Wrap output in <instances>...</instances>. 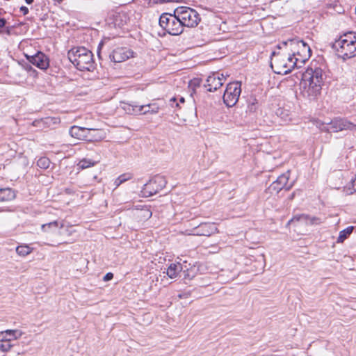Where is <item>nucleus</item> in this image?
<instances>
[{
  "instance_id": "nucleus-15",
  "label": "nucleus",
  "mask_w": 356,
  "mask_h": 356,
  "mask_svg": "<svg viewBox=\"0 0 356 356\" xmlns=\"http://www.w3.org/2000/svg\"><path fill=\"white\" fill-rule=\"evenodd\" d=\"M217 227L213 223H201L193 229V234L197 236H211L216 233Z\"/></svg>"
},
{
  "instance_id": "nucleus-11",
  "label": "nucleus",
  "mask_w": 356,
  "mask_h": 356,
  "mask_svg": "<svg viewBox=\"0 0 356 356\" xmlns=\"http://www.w3.org/2000/svg\"><path fill=\"white\" fill-rule=\"evenodd\" d=\"M225 81V76L223 74L213 72L207 77L204 87L207 88L208 91L214 92L223 85Z\"/></svg>"
},
{
  "instance_id": "nucleus-24",
  "label": "nucleus",
  "mask_w": 356,
  "mask_h": 356,
  "mask_svg": "<svg viewBox=\"0 0 356 356\" xmlns=\"http://www.w3.org/2000/svg\"><path fill=\"white\" fill-rule=\"evenodd\" d=\"M32 248L27 245H19L16 248L17 253L22 257H25L32 252Z\"/></svg>"
},
{
  "instance_id": "nucleus-27",
  "label": "nucleus",
  "mask_w": 356,
  "mask_h": 356,
  "mask_svg": "<svg viewBox=\"0 0 356 356\" xmlns=\"http://www.w3.org/2000/svg\"><path fill=\"white\" fill-rule=\"evenodd\" d=\"M50 163V160L46 156L40 157L37 161V165L40 168L44 170L47 169L49 167Z\"/></svg>"
},
{
  "instance_id": "nucleus-37",
  "label": "nucleus",
  "mask_w": 356,
  "mask_h": 356,
  "mask_svg": "<svg viewBox=\"0 0 356 356\" xmlns=\"http://www.w3.org/2000/svg\"><path fill=\"white\" fill-rule=\"evenodd\" d=\"M24 70L28 72L29 73L32 70H33V67L30 65V63H25L24 65H23Z\"/></svg>"
},
{
  "instance_id": "nucleus-13",
  "label": "nucleus",
  "mask_w": 356,
  "mask_h": 356,
  "mask_svg": "<svg viewBox=\"0 0 356 356\" xmlns=\"http://www.w3.org/2000/svg\"><path fill=\"white\" fill-rule=\"evenodd\" d=\"M133 54L134 52L129 49L119 47L113 51L109 55V58L114 63H121L133 57Z\"/></svg>"
},
{
  "instance_id": "nucleus-26",
  "label": "nucleus",
  "mask_w": 356,
  "mask_h": 356,
  "mask_svg": "<svg viewBox=\"0 0 356 356\" xmlns=\"http://www.w3.org/2000/svg\"><path fill=\"white\" fill-rule=\"evenodd\" d=\"M90 129V134L94 137V138L91 140H86L87 141H97L100 140L104 138V136L102 134V131L99 129Z\"/></svg>"
},
{
  "instance_id": "nucleus-5",
  "label": "nucleus",
  "mask_w": 356,
  "mask_h": 356,
  "mask_svg": "<svg viewBox=\"0 0 356 356\" xmlns=\"http://www.w3.org/2000/svg\"><path fill=\"white\" fill-rule=\"evenodd\" d=\"M175 13L180 18L184 27H195L200 22L199 13L189 7H178L175 10Z\"/></svg>"
},
{
  "instance_id": "nucleus-2",
  "label": "nucleus",
  "mask_w": 356,
  "mask_h": 356,
  "mask_svg": "<svg viewBox=\"0 0 356 356\" xmlns=\"http://www.w3.org/2000/svg\"><path fill=\"white\" fill-rule=\"evenodd\" d=\"M282 44L289 48L293 56H298L293 62V67H300L298 63H304L312 55L310 47L302 40L291 39L283 42Z\"/></svg>"
},
{
  "instance_id": "nucleus-7",
  "label": "nucleus",
  "mask_w": 356,
  "mask_h": 356,
  "mask_svg": "<svg viewBox=\"0 0 356 356\" xmlns=\"http://www.w3.org/2000/svg\"><path fill=\"white\" fill-rule=\"evenodd\" d=\"M166 180L163 176L156 175L145 184L141 191L145 197H151L165 187Z\"/></svg>"
},
{
  "instance_id": "nucleus-28",
  "label": "nucleus",
  "mask_w": 356,
  "mask_h": 356,
  "mask_svg": "<svg viewBox=\"0 0 356 356\" xmlns=\"http://www.w3.org/2000/svg\"><path fill=\"white\" fill-rule=\"evenodd\" d=\"M96 163L97 162L92 161L90 159H83L79 161L78 165L81 169H86L94 166Z\"/></svg>"
},
{
  "instance_id": "nucleus-1",
  "label": "nucleus",
  "mask_w": 356,
  "mask_h": 356,
  "mask_svg": "<svg viewBox=\"0 0 356 356\" xmlns=\"http://www.w3.org/2000/svg\"><path fill=\"white\" fill-rule=\"evenodd\" d=\"M70 61L81 71H93L95 68L92 53L83 47L70 49L67 53Z\"/></svg>"
},
{
  "instance_id": "nucleus-25",
  "label": "nucleus",
  "mask_w": 356,
  "mask_h": 356,
  "mask_svg": "<svg viewBox=\"0 0 356 356\" xmlns=\"http://www.w3.org/2000/svg\"><path fill=\"white\" fill-rule=\"evenodd\" d=\"M346 191L349 194L356 192V175L353 177L345 186Z\"/></svg>"
},
{
  "instance_id": "nucleus-36",
  "label": "nucleus",
  "mask_w": 356,
  "mask_h": 356,
  "mask_svg": "<svg viewBox=\"0 0 356 356\" xmlns=\"http://www.w3.org/2000/svg\"><path fill=\"white\" fill-rule=\"evenodd\" d=\"M113 278V274L112 273H107L104 277V280L109 281V280H111Z\"/></svg>"
},
{
  "instance_id": "nucleus-33",
  "label": "nucleus",
  "mask_w": 356,
  "mask_h": 356,
  "mask_svg": "<svg viewBox=\"0 0 356 356\" xmlns=\"http://www.w3.org/2000/svg\"><path fill=\"white\" fill-rule=\"evenodd\" d=\"M201 83H202L201 79L195 78L191 81L190 86L193 88V90H195V88L200 87Z\"/></svg>"
},
{
  "instance_id": "nucleus-30",
  "label": "nucleus",
  "mask_w": 356,
  "mask_h": 356,
  "mask_svg": "<svg viewBox=\"0 0 356 356\" xmlns=\"http://www.w3.org/2000/svg\"><path fill=\"white\" fill-rule=\"evenodd\" d=\"M0 343V350L2 353H7L10 350L13 345L10 343L11 341H1Z\"/></svg>"
},
{
  "instance_id": "nucleus-17",
  "label": "nucleus",
  "mask_w": 356,
  "mask_h": 356,
  "mask_svg": "<svg viewBox=\"0 0 356 356\" xmlns=\"http://www.w3.org/2000/svg\"><path fill=\"white\" fill-rule=\"evenodd\" d=\"M321 86L319 83L309 82V86L305 88L302 95L309 100H314L321 94Z\"/></svg>"
},
{
  "instance_id": "nucleus-46",
  "label": "nucleus",
  "mask_w": 356,
  "mask_h": 356,
  "mask_svg": "<svg viewBox=\"0 0 356 356\" xmlns=\"http://www.w3.org/2000/svg\"><path fill=\"white\" fill-rule=\"evenodd\" d=\"M291 70L290 68H289L288 70H286L284 72V74H289V72H291Z\"/></svg>"
},
{
  "instance_id": "nucleus-6",
  "label": "nucleus",
  "mask_w": 356,
  "mask_h": 356,
  "mask_svg": "<svg viewBox=\"0 0 356 356\" xmlns=\"http://www.w3.org/2000/svg\"><path fill=\"white\" fill-rule=\"evenodd\" d=\"M241 84L238 81L229 83L227 85L223 95V102L228 107L234 106L238 100L241 92Z\"/></svg>"
},
{
  "instance_id": "nucleus-51",
  "label": "nucleus",
  "mask_w": 356,
  "mask_h": 356,
  "mask_svg": "<svg viewBox=\"0 0 356 356\" xmlns=\"http://www.w3.org/2000/svg\"><path fill=\"white\" fill-rule=\"evenodd\" d=\"M275 52H274V51H273V52L272 53V55L273 56V55H275Z\"/></svg>"
},
{
  "instance_id": "nucleus-41",
  "label": "nucleus",
  "mask_w": 356,
  "mask_h": 356,
  "mask_svg": "<svg viewBox=\"0 0 356 356\" xmlns=\"http://www.w3.org/2000/svg\"><path fill=\"white\" fill-rule=\"evenodd\" d=\"M29 74L31 76H33V78H35L38 76V72L34 68H33V70Z\"/></svg>"
},
{
  "instance_id": "nucleus-47",
  "label": "nucleus",
  "mask_w": 356,
  "mask_h": 356,
  "mask_svg": "<svg viewBox=\"0 0 356 356\" xmlns=\"http://www.w3.org/2000/svg\"><path fill=\"white\" fill-rule=\"evenodd\" d=\"M4 13L5 11L3 9L0 8V15H1Z\"/></svg>"
},
{
  "instance_id": "nucleus-8",
  "label": "nucleus",
  "mask_w": 356,
  "mask_h": 356,
  "mask_svg": "<svg viewBox=\"0 0 356 356\" xmlns=\"http://www.w3.org/2000/svg\"><path fill=\"white\" fill-rule=\"evenodd\" d=\"M289 175L288 172L280 175L266 190L270 195L277 194L282 190L289 191L293 186V182L289 184Z\"/></svg>"
},
{
  "instance_id": "nucleus-49",
  "label": "nucleus",
  "mask_w": 356,
  "mask_h": 356,
  "mask_svg": "<svg viewBox=\"0 0 356 356\" xmlns=\"http://www.w3.org/2000/svg\"><path fill=\"white\" fill-rule=\"evenodd\" d=\"M344 38H345L344 39H348V40H350V38H351L350 37H348V36L344 37ZM340 39H343V38L341 37Z\"/></svg>"
},
{
  "instance_id": "nucleus-32",
  "label": "nucleus",
  "mask_w": 356,
  "mask_h": 356,
  "mask_svg": "<svg viewBox=\"0 0 356 356\" xmlns=\"http://www.w3.org/2000/svg\"><path fill=\"white\" fill-rule=\"evenodd\" d=\"M257 108V101L256 99H253L252 102H249L248 105V111L250 113H254Z\"/></svg>"
},
{
  "instance_id": "nucleus-23",
  "label": "nucleus",
  "mask_w": 356,
  "mask_h": 356,
  "mask_svg": "<svg viewBox=\"0 0 356 356\" xmlns=\"http://www.w3.org/2000/svg\"><path fill=\"white\" fill-rule=\"evenodd\" d=\"M354 228L355 227L353 226H349V227H346V229L341 230L339 232V235L338 236L337 242V243L343 242L351 234Z\"/></svg>"
},
{
  "instance_id": "nucleus-34",
  "label": "nucleus",
  "mask_w": 356,
  "mask_h": 356,
  "mask_svg": "<svg viewBox=\"0 0 356 356\" xmlns=\"http://www.w3.org/2000/svg\"><path fill=\"white\" fill-rule=\"evenodd\" d=\"M14 27L15 26L5 27L3 29L0 30V33H5L7 35H10L11 34V31Z\"/></svg>"
},
{
  "instance_id": "nucleus-35",
  "label": "nucleus",
  "mask_w": 356,
  "mask_h": 356,
  "mask_svg": "<svg viewBox=\"0 0 356 356\" xmlns=\"http://www.w3.org/2000/svg\"><path fill=\"white\" fill-rule=\"evenodd\" d=\"M155 3H164L168 2H181V0H153Z\"/></svg>"
},
{
  "instance_id": "nucleus-43",
  "label": "nucleus",
  "mask_w": 356,
  "mask_h": 356,
  "mask_svg": "<svg viewBox=\"0 0 356 356\" xmlns=\"http://www.w3.org/2000/svg\"><path fill=\"white\" fill-rule=\"evenodd\" d=\"M103 45V44L101 42L99 46H98V51H97V54H98V56L100 58V53H99V49L100 47Z\"/></svg>"
},
{
  "instance_id": "nucleus-44",
  "label": "nucleus",
  "mask_w": 356,
  "mask_h": 356,
  "mask_svg": "<svg viewBox=\"0 0 356 356\" xmlns=\"http://www.w3.org/2000/svg\"><path fill=\"white\" fill-rule=\"evenodd\" d=\"M295 197V192H293L289 197L290 200H293Z\"/></svg>"
},
{
  "instance_id": "nucleus-40",
  "label": "nucleus",
  "mask_w": 356,
  "mask_h": 356,
  "mask_svg": "<svg viewBox=\"0 0 356 356\" xmlns=\"http://www.w3.org/2000/svg\"><path fill=\"white\" fill-rule=\"evenodd\" d=\"M295 56H293V54H292L291 56H289L288 58L289 62L291 63V64H293V62H295L296 58H297ZM291 67L293 68L294 67H293V65H291Z\"/></svg>"
},
{
  "instance_id": "nucleus-39",
  "label": "nucleus",
  "mask_w": 356,
  "mask_h": 356,
  "mask_svg": "<svg viewBox=\"0 0 356 356\" xmlns=\"http://www.w3.org/2000/svg\"><path fill=\"white\" fill-rule=\"evenodd\" d=\"M19 10L24 15H26L29 13V8L24 6H21Z\"/></svg>"
},
{
  "instance_id": "nucleus-22",
  "label": "nucleus",
  "mask_w": 356,
  "mask_h": 356,
  "mask_svg": "<svg viewBox=\"0 0 356 356\" xmlns=\"http://www.w3.org/2000/svg\"><path fill=\"white\" fill-rule=\"evenodd\" d=\"M127 22V17L125 13H118L114 15L113 24L115 27L122 28Z\"/></svg>"
},
{
  "instance_id": "nucleus-42",
  "label": "nucleus",
  "mask_w": 356,
  "mask_h": 356,
  "mask_svg": "<svg viewBox=\"0 0 356 356\" xmlns=\"http://www.w3.org/2000/svg\"><path fill=\"white\" fill-rule=\"evenodd\" d=\"M152 216V212L149 210L145 211V214H144V217L150 218Z\"/></svg>"
},
{
  "instance_id": "nucleus-29",
  "label": "nucleus",
  "mask_w": 356,
  "mask_h": 356,
  "mask_svg": "<svg viewBox=\"0 0 356 356\" xmlns=\"http://www.w3.org/2000/svg\"><path fill=\"white\" fill-rule=\"evenodd\" d=\"M130 179L131 176L129 174H122L115 180L114 184L116 187H118L120 184Z\"/></svg>"
},
{
  "instance_id": "nucleus-48",
  "label": "nucleus",
  "mask_w": 356,
  "mask_h": 356,
  "mask_svg": "<svg viewBox=\"0 0 356 356\" xmlns=\"http://www.w3.org/2000/svg\"><path fill=\"white\" fill-rule=\"evenodd\" d=\"M179 101H180V102L183 103V102H184L185 100H184V97H181Z\"/></svg>"
},
{
  "instance_id": "nucleus-45",
  "label": "nucleus",
  "mask_w": 356,
  "mask_h": 356,
  "mask_svg": "<svg viewBox=\"0 0 356 356\" xmlns=\"http://www.w3.org/2000/svg\"><path fill=\"white\" fill-rule=\"evenodd\" d=\"M34 0H25V2L27 4H31L33 2Z\"/></svg>"
},
{
  "instance_id": "nucleus-38",
  "label": "nucleus",
  "mask_w": 356,
  "mask_h": 356,
  "mask_svg": "<svg viewBox=\"0 0 356 356\" xmlns=\"http://www.w3.org/2000/svg\"><path fill=\"white\" fill-rule=\"evenodd\" d=\"M6 22V19L5 18H0V30H2L5 28Z\"/></svg>"
},
{
  "instance_id": "nucleus-21",
  "label": "nucleus",
  "mask_w": 356,
  "mask_h": 356,
  "mask_svg": "<svg viewBox=\"0 0 356 356\" xmlns=\"http://www.w3.org/2000/svg\"><path fill=\"white\" fill-rule=\"evenodd\" d=\"M182 270V265L180 263L171 264L167 268L166 273L170 278L172 279L175 278Z\"/></svg>"
},
{
  "instance_id": "nucleus-18",
  "label": "nucleus",
  "mask_w": 356,
  "mask_h": 356,
  "mask_svg": "<svg viewBox=\"0 0 356 356\" xmlns=\"http://www.w3.org/2000/svg\"><path fill=\"white\" fill-rule=\"evenodd\" d=\"M302 222L305 223L306 225H320L322 223V220L321 218L315 216H310L307 214H300L296 215L293 217V218L289 222Z\"/></svg>"
},
{
  "instance_id": "nucleus-3",
  "label": "nucleus",
  "mask_w": 356,
  "mask_h": 356,
  "mask_svg": "<svg viewBox=\"0 0 356 356\" xmlns=\"http://www.w3.org/2000/svg\"><path fill=\"white\" fill-rule=\"evenodd\" d=\"M350 37V40L339 39L332 44V48L336 50L337 56L346 60L356 56V34L349 32L343 37Z\"/></svg>"
},
{
  "instance_id": "nucleus-20",
  "label": "nucleus",
  "mask_w": 356,
  "mask_h": 356,
  "mask_svg": "<svg viewBox=\"0 0 356 356\" xmlns=\"http://www.w3.org/2000/svg\"><path fill=\"white\" fill-rule=\"evenodd\" d=\"M15 198V193L10 188H0V202H8Z\"/></svg>"
},
{
  "instance_id": "nucleus-4",
  "label": "nucleus",
  "mask_w": 356,
  "mask_h": 356,
  "mask_svg": "<svg viewBox=\"0 0 356 356\" xmlns=\"http://www.w3.org/2000/svg\"><path fill=\"white\" fill-rule=\"evenodd\" d=\"M159 25L171 35H179L184 29L180 18L175 13L173 14L163 13L159 17Z\"/></svg>"
},
{
  "instance_id": "nucleus-31",
  "label": "nucleus",
  "mask_w": 356,
  "mask_h": 356,
  "mask_svg": "<svg viewBox=\"0 0 356 356\" xmlns=\"http://www.w3.org/2000/svg\"><path fill=\"white\" fill-rule=\"evenodd\" d=\"M58 227V222L57 220H54V221L50 222L49 223L42 225L41 228L43 232H47L49 229H50L51 228L56 229Z\"/></svg>"
},
{
  "instance_id": "nucleus-19",
  "label": "nucleus",
  "mask_w": 356,
  "mask_h": 356,
  "mask_svg": "<svg viewBox=\"0 0 356 356\" xmlns=\"http://www.w3.org/2000/svg\"><path fill=\"white\" fill-rule=\"evenodd\" d=\"M19 330H7L0 333V341H12L19 339L22 335Z\"/></svg>"
},
{
  "instance_id": "nucleus-10",
  "label": "nucleus",
  "mask_w": 356,
  "mask_h": 356,
  "mask_svg": "<svg viewBox=\"0 0 356 356\" xmlns=\"http://www.w3.org/2000/svg\"><path fill=\"white\" fill-rule=\"evenodd\" d=\"M327 132H338L343 130H356V124L344 118H335L325 127Z\"/></svg>"
},
{
  "instance_id": "nucleus-12",
  "label": "nucleus",
  "mask_w": 356,
  "mask_h": 356,
  "mask_svg": "<svg viewBox=\"0 0 356 356\" xmlns=\"http://www.w3.org/2000/svg\"><path fill=\"white\" fill-rule=\"evenodd\" d=\"M26 58L29 63L36 66L40 70H45L49 66V57L42 51H38L34 55H26Z\"/></svg>"
},
{
  "instance_id": "nucleus-14",
  "label": "nucleus",
  "mask_w": 356,
  "mask_h": 356,
  "mask_svg": "<svg viewBox=\"0 0 356 356\" xmlns=\"http://www.w3.org/2000/svg\"><path fill=\"white\" fill-rule=\"evenodd\" d=\"M70 136L79 140H86L94 138L90 133V129L78 126H72L69 130Z\"/></svg>"
},
{
  "instance_id": "nucleus-9",
  "label": "nucleus",
  "mask_w": 356,
  "mask_h": 356,
  "mask_svg": "<svg viewBox=\"0 0 356 356\" xmlns=\"http://www.w3.org/2000/svg\"><path fill=\"white\" fill-rule=\"evenodd\" d=\"M124 109L129 114H147V113H157L159 108L154 104H149L147 105H138L135 102L131 104H127L124 106Z\"/></svg>"
},
{
  "instance_id": "nucleus-50",
  "label": "nucleus",
  "mask_w": 356,
  "mask_h": 356,
  "mask_svg": "<svg viewBox=\"0 0 356 356\" xmlns=\"http://www.w3.org/2000/svg\"><path fill=\"white\" fill-rule=\"evenodd\" d=\"M170 101H172V102H175L176 101V99L175 97H172Z\"/></svg>"
},
{
  "instance_id": "nucleus-16",
  "label": "nucleus",
  "mask_w": 356,
  "mask_h": 356,
  "mask_svg": "<svg viewBox=\"0 0 356 356\" xmlns=\"http://www.w3.org/2000/svg\"><path fill=\"white\" fill-rule=\"evenodd\" d=\"M308 77L309 82H312L313 83H319V85L322 86L323 82V70L320 67H316L314 70L312 68H309L306 71V74H304L305 79Z\"/></svg>"
}]
</instances>
